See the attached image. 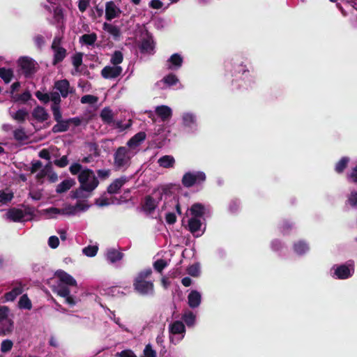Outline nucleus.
<instances>
[{
    "instance_id": "4be33fe9",
    "label": "nucleus",
    "mask_w": 357,
    "mask_h": 357,
    "mask_svg": "<svg viewBox=\"0 0 357 357\" xmlns=\"http://www.w3.org/2000/svg\"><path fill=\"white\" fill-rule=\"evenodd\" d=\"M202 225V222L199 218L192 217L188 220V230L195 236L197 237L200 236V234H196V233L200 230Z\"/></svg>"
},
{
    "instance_id": "f03ea898",
    "label": "nucleus",
    "mask_w": 357,
    "mask_h": 357,
    "mask_svg": "<svg viewBox=\"0 0 357 357\" xmlns=\"http://www.w3.org/2000/svg\"><path fill=\"white\" fill-rule=\"evenodd\" d=\"M78 181L82 188L85 192H91L93 191L99 185V181L95 176L92 169H85L82 170L77 176Z\"/></svg>"
},
{
    "instance_id": "de8ad7c7",
    "label": "nucleus",
    "mask_w": 357,
    "mask_h": 357,
    "mask_svg": "<svg viewBox=\"0 0 357 357\" xmlns=\"http://www.w3.org/2000/svg\"><path fill=\"white\" fill-rule=\"evenodd\" d=\"M182 319L188 326H190L194 324L195 316L193 312L188 311L183 315Z\"/></svg>"
},
{
    "instance_id": "20e7f679",
    "label": "nucleus",
    "mask_w": 357,
    "mask_h": 357,
    "mask_svg": "<svg viewBox=\"0 0 357 357\" xmlns=\"http://www.w3.org/2000/svg\"><path fill=\"white\" fill-rule=\"evenodd\" d=\"M17 65L22 75L26 78L34 75L38 68V63L33 59L27 56L20 57L17 60Z\"/></svg>"
},
{
    "instance_id": "f8f14e48",
    "label": "nucleus",
    "mask_w": 357,
    "mask_h": 357,
    "mask_svg": "<svg viewBox=\"0 0 357 357\" xmlns=\"http://www.w3.org/2000/svg\"><path fill=\"white\" fill-rule=\"evenodd\" d=\"M54 88L60 92L63 98H67L68 94L72 93L70 91V83L66 79L55 82Z\"/></svg>"
},
{
    "instance_id": "49530a36",
    "label": "nucleus",
    "mask_w": 357,
    "mask_h": 357,
    "mask_svg": "<svg viewBox=\"0 0 357 357\" xmlns=\"http://www.w3.org/2000/svg\"><path fill=\"white\" fill-rule=\"evenodd\" d=\"M14 197V195L13 192H6L3 190H0V203L5 204L10 202L13 198Z\"/></svg>"
},
{
    "instance_id": "a878e982",
    "label": "nucleus",
    "mask_w": 357,
    "mask_h": 357,
    "mask_svg": "<svg viewBox=\"0 0 357 357\" xmlns=\"http://www.w3.org/2000/svg\"><path fill=\"white\" fill-rule=\"evenodd\" d=\"M69 128L70 126L68 119H62L56 121V124H55L52 128V132L53 133L63 132L68 131Z\"/></svg>"
},
{
    "instance_id": "dca6fc26",
    "label": "nucleus",
    "mask_w": 357,
    "mask_h": 357,
    "mask_svg": "<svg viewBox=\"0 0 357 357\" xmlns=\"http://www.w3.org/2000/svg\"><path fill=\"white\" fill-rule=\"evenodd\" d=\"M155 112L162 121H168L172 116V109L167 105H160L156 107Z\"/></svg>"
},
{
    "instance_id": "8fccbe9b",
    "label": "nucleus",
    "mask_w": 357,
    "mask_h": 357,
    "mask_svg": "<svg viewBox=\"0 0 357 357\" xmlns=\"http://www.w3.org/2000/svg\"><path fill=\"white\" fill-rule=\"evenodd\" d=\"M167 266V262L162 259H158L153 263V268L158 273H161Z\"/></svg>"
},
{
    "instance_id": "f3484780",
    "label": "nucleus",
    "mask_w": 357,
    "mask_h": 357,
    "mask_svg": "<svg viewBox=\"0 0 357 357\" xmlns=\"http://www.w3.org/2000/svg\"><path fill=\"white\" fill-rule=\"evenodd\" d=\"M127 178L125 176H122L119 178H116L108 187L107 191L109 194L113 195L119 192L121 187L126 183Z\"/></svg>"
},
{
    "instance_id": "2eb2a0df",
    "label": "nucleus",
    "mask_w": 357,
    "mask_h": 357,
    "mask_svg": "<svg viewBox=\"0 0 357 357\" xmlns=\"http://www.w3.org/2000/svg\"><path fill=\"white\" fill-rule=\"evenodd\" d=\"M6 215L7 219L15 222H21L24 218L23 211L16 208H10Z\"/></svg>"
},
{
    "instance_id": "ea45409f",
    "label": "nucleus",
    "mask_w": 357,
    "mask_h": 357,
    "mask_svg": "<svg viewBox=\"0 0 357 357\" xmlns=\"http://www.w3.org/2000/svg\"><path fill=\"white\" fill-rule=\"evenodd\" d=\"M103 29L114 37H119L120 36V29L116 26L105 22Z\"/></svg>"
},
{
    "instance_id": "aec40b11",
    "label": "nucleus",
    "mask_w": 357,
    "mask_h": 357,
    "mask_svg": "<svg viewBox=\"0 0 357 357\" xmlns=\"http://www.w3.org/2000/svg\"><path fill=\"white\" fill-rule=\"evenodd\" d=\"M335 275L340 280H345L351 277L352 273L347 265L342 264L335 268Z\"/></svg>"
},
{
    "instance_id": "c85d7f7f",
    "label": "nucleus",
    "mask_w": 357,
    "mask_h": 357,
    "mask_svg": "<svg viewBox=\"0 0 357 357\" xmlns=\"http://www.w3.org/2000/svg\"><path fill=\"white\" fill-rule=\"evenodd\" d=\"M123 257V254L115 249H110L107 252V259L111 263H115L120 261Z\"/></svg>"
},
{
    "instance_id": "c9c22d12",
    "label": "nucleus",
    "mask_w": 357,
    "mask_h": 357,
    "mask_svg": "<svg viewBox=\"0 0 357 357\" xmlns=\"http://www.w3.org/2000/svg\"><path fill=\"white\" fill-rule=\"evenodd\" d=\"M29 113L25 109H18L15 114H11L12 118L19 123H24Z\"/></svg>"
},
{
    "instance_id": "6ab92c4d",
    "label": "nucleus",
    "mask_w": 357,
    "mask_h": 357,
    "mask_svg": "<svg viewBox=\"0 0 357 357\" xmlns=\"http://www.w3.org/2000/svg\"><path fill=\"white\" fill-rule=\"evenodd\" d=\"M155 47L154 41L151 36H148L142 40L139 46L140 52L142 53H151L153 51Z\"/></svg>"
},
{
    "instance_id": "e2e57ef3",
    "label": "nucleus",
    "mask_w": 357,
    "mask_h": 357,
    "mask_svg": "<svg viewBox=\"0 0 357 357\" xmlns=\"http://www.w3.org/2000/svg\"><path fill=\"white\" fill-rule=\"evenodd\" d=\"M54 164L59 167H65L68 164L67 155H63L60 159L55 160Z\"/></svg>"
},
{
    "instance_id": "13d9d810",
    "label": "nucleus",
    "mask_w": 357,
    "mask_h": 357,
    "mask_svg": "<svg viewBox=\"0 0 357 357\" xmlns=\"http://www.w3.org/2000/svg\"><path fill=\"white\" fill-rule=\"evenodd\" d=\"M35 96L37 97V98L41 101L42 102L46 104L50 102V97L48 93H43L40 91H38L35 93Z\"/></svg>"
},
{
    "instance_id": "79ce46f5",
    "label": "nucleus",
    "mask_w": 357,
    "mask_h": 357,
    "mask_svg": "<svg viewBox=\"0 0 357 357\" xmlns=\"http://www.w3.org/2000/svg\"><path fill=\"white\" fill-rule=\"evenodd\" d=\"M123 60V56L121 52L115 51L112 56L110 59V62L115 66H119L118 65L121 63Z\"/></svg>"
},
{
    "instance_id": "a19ab883",
    "label": "nucleus",
    "mask_w": 357,
    "mask_h": 357,
    "mask_svg": "<svg viewBox=\"0 0 357 357\" xmlns=\"http://www.w3.org/2000/svg\"><path fill=\"white\" fill-rule=\"evenodd\" d=\"M167 86H172L178 82V77L173 73H169L163 77L162 80Z\"/></svg>"
},
{
    "instance_id": "052dcab7",
    "label": "nucleus",
    "mask_w": 357,
    "mask_h": 357,
    "mask_svg": "<svg viewBox=\"0 0 357 357\" xmlns=\"http://www.w3.org/2000/svg\"><path fill=\"white\" fill-rule=\"evenodd\" d=\"M50 100L53 102L52 106H60L61 95L58 92H52L50 95Z\"/></svg>"
},
{
    "instance_id": "603ef678",
    "label": "nucleus",
    "mask_w": 357,
    "mask_h": 357,
    "mask_svg": "<svg viewBox=\"0 0 357 357\" xmlns=\"http://www.w3.org/2000/svg\"><path fill=\"white\" fill-rule=\"evenodd\" d=\"M84 189L82 188V186H79V188H77L75 190L70 192V197L73 199H80V198H86L88 196H85L84 194Z\"/></svg>"
},
{
    "instance_id": "0e129e2a",
    "label": "nucleus",
    "mask_w": 357,
    "mask_h": 357,
    "mask_svg": "<svg viewBox=\"0 0 357 357\" xmlns=\"http://www.w3.org/2000/svg\"><path fill=\"white\" fill-rule=\"evenodd\" d=\"M116 357H137L130 349H125L116 354Z\"/></svg>"
},
{
    "instance_id": "58836bf2",
    "label": "nucleus",
    "mask_w": 357,
    "mask_h": 357,
    "mask_svg": "<svg viewBox=\"0 0 357 357\" xmlns=\"http://www.w3.org/2000/svg\"><path fill=\"white\" fill-rule=\"evenodd\" d=\"M13 137L18 142H23L28 139L29 137L22 128L15 129L13 131Z\"/></svg>"
},
{
    "instance_id": "b1692460",
    "label": "nucleus",
    "mask_w": 357,
    "mask_h": 357,
    "mask_svg": "<svg viewBox=\"0 0 357 357\" xmlns=\"http://www.w3.org/2000/svg\"><path fill=\"white\" fill-rule=\"evenodd\" d=\"M158 163L163 168H172L174 166L175 159L172 155H165L158 159Z\"/></svg>"
},
{
    "instance_id": "bb28decb",
    "label": "nucleus",
    "mask_w": 357,
    "mask_h": 357,
    "mask_svg": "<svg viewBox=\"0 0 357 357\" xmlns=\"http://www.w3.org/2000/svg\"><path fill=\"white\" fill-rule=\"evenodd\" d=\"M14 328V322L12 319L7 318L1 324L0 335H6L10 333Z\"/></svg>"
},
{
    "instance_id": "3c124183",
    "label": "nucleus",
    "mask_w": 357,
    "mask_h": 357,
    "mask_svg": "<svg viewBox=\"0 0 357 357\" xmlns=\"http://www.w3.org/2000/svg\"><path fill=\"white\" fill-rule=\"evenodd\" d=\"M98 98L97 96L93 95H85L81 98V102L82 104H95L98 102Z\"/></svg>"
},
{
    "instance_id": "ddd939ff",
    "label": "nucleus",
    "mask_w": 357,
    "mask_h": 357,
    "mask_svg": "<svg viewBox=\"0 0 357 357\" xmlns=\"http://www.w3.org/2000/svg\"><path fill=\"white\" fill-rule=\"evenodd\" d=\"M167 69L178 70L182 66L183 59L178 53L173 54L167 60Z\"/></svg>"
},
{
    "instance_id": "2f4dec72",
    "label": "nucleus",
    "mask_w": 357,
    "mask_h": 357,
    "mask_svg": "<svg viewBox=\"0 0 357 357\" xmlns=\"http://www.w3.org/2000/svg\"><path fill=\"white\" fill-rule=\"evenodd\" d=\"M169 330L172 334L177 335L184 333L185 328L182 321H176L171 324Z\"/></svg>"
},
{
    "instance_id": "7c9ffc66",
    "label": "nucleus",
    "mask_w": 357,
    "mask_h": 357,
    "mask_svg": "<svg viewBox=\"0 0 357 357\" xmlns=\"http://www.w3.org/2000/svg\"><path fill=\"white\" fill-rule=\"evenodd\" d=\"M100 118L106 124H111L114 121L112 111L109 108H104L100 112Z\"/></svg>"
},
{
    "instance_id": "69168bd1",
    "label": "nucleus",
    "mask_w": 357,
    "mask_h": 357,
    "mask_svg": "<svg viewBox=\"0 0 357 357\" xmlns=\"http://www.w3.org/2000/svg\"><path fill=\"white\" fill-rule=\"evenodd\" d=\"M98 176L102 179L105 180L109 177L111 174V170L110 169H98L96 171Z\"/></svg>"
},
{
    "instance_id": "c03bdc74",
    "label": "nucleus",
    "mask_w": 357,
    "mask_h": 357,
    "mask_svg": "<svg viewBox=\"0 0 357 357\" xmlns=\"http://www.w3.org/2000/svg\"><path fill=\"white\" fill-rule=\"evenodd\" d=\"M98 248L96 245H88L82 250V252L87 257H94L96 255Z\"/></svg>"
},
{
    "instance_id": "9b49d317",
    "label": "nucleus",
    "mask_w": 357,
    "mask_h": 357,
    "mask_svg": "<svg viewBox=\"0 0 357 357\" xmlns=\"http://www.w3.org/2000/svg\"><path fill=\"white\" fill-rule=\"evenodd\" d=\"M55 276L63 284L73 287H76L77 285V281L75 280V278L63 270L56 271L55 272Z\"/></svg>"
},
{
    "instance_id": "bf43d9fd",
    "label": "nucleus",
    "mask_w": 357,
    "mask_h": 357,
    "mask_svg": "<svg viewBox=\"0 0 357 357\" xmlns=\"http://www.w3.org/2000/svg\"><path fill=\"white\" fill-rule=\"evenodd\" d=\"M51 109L53 113L54 119L56 121H59L63 119L62 114L60 109V106H52Z\"/></svg>"
},
{
    "instance_id": "680f3d73",
    "label": "nucleus",
    "mask_w": 357,
    "mask_h": 357,
    "mask_svg": "<svg viewBox=\"0 0 357 357\" xmlns=\"http://www.w3.org/2000/svg\"><path fill=\"white\" fill-rule=\"evenodd\" d=\"M33 41L36 45V46L39 49L41 50L43 46L45 45V38L42 35H36L33 38Z\"/></svg>"
},
{
    "instance_id": "9d476101",
    "label": "nucleus",
    "mask_w": 357,
    "mask_h": 357,
    "mask_svg": "<svg viewBox=\"0 0 357 357\" xmlns=\"http://www.w3.org/2000/svg\"><path fill=\"white\" fill-rule=\"evenodd\" d=\"M121 13V9L117 7L113 1H107L105 4V19L111 21L119 17Z\"/></svg>"
},
{
    "instance_id": "4468645a",
    "label": "nucleus",
    "mask_w": 357,
    "mask_h": 357,
    "mask_svg": "<svg viewBox=\"0 0 357 357\" xmlns=\"http://www.w3.org/2000/svg\"><path fill=\"white\" fill-rule=\"evenodd\" d=\"M146 137L144 132H139L132 136L127 142V146L130 149H135L143 142Z\"/></svg>"
},
{
    "instance_id": "338daca9",
    "label": "nucleus",
    "mask_w": 357,
    "mask_h": 357,
    "mask_svg": "<svg viewBox=\"0 0 357 357\" xmlns=\"http://www.w3.org/2000/svg\"><path fill=\"white\" fill-rule=\"evenodd\" d=\"M82 165H80L79 163H77V162L73 163V165H71V166L69 168L70 172L73 175H76V174H79V172L82 170Z\"/></svg>"
},
{
    "instance_id": "f704fd0d",
    "label": "nucleus",
    "mask_w": 357,
    "mask_h": 357,
    "mask_svg": "<svg viewBox=\"0 0 357 357\" xmlns=\"http://www.w3.org/2000/svg\"><path fill=\"white\" fill-rule=\"evenodd\" d=\"M309 250L307 244L303 241H299L294 243V250L298 255H303Z\"/></svg>"
},
{
    "instance_id": "a18cd8bd",
    "label": "nucleus",
    "mask_w": 357,
    "mask_h": 357,
    "mask_svg": "<svg viewBox=\"0 0 357 357\" xmlns=\"http://www.w3.org/2000/svg\"><path fill=\"white\" fill-rule=\"evenodd\" d=\"M56 293L58 296L65 298L69 294H70V291L69 287L63 284H59L57 289L56 290Z\"/></svg>"
},
{
    "instance_id": "1a4fd4ad",
    "label": "nucleus",
    "mask_w": 357,
    "mask_h": 357,
    "mask_svg": "<svg viewBox=\"0 0 357 357\" xmlns=\"http://www.w3.org/2000/svg\"><path fill=\"white\" fill-rule=\"evenodd\" d=\"M122 71L123 68L121 66H106L102 69L101 75L105 79H112L118 77Z\"/></svg>"
},
{
    "instance_id": "864d4df0",
    "label": "nucleus",
    "mask_w": 357,
    "mask_h": 357,
    "mask_svg": "<svg viewBox=\"0 0 357 357\" xmlns=\"http://www.w3.org/2000/svg\"><path fill=\"white\" fill-rule=\"evenodd\" d=\"M13 346V343L10 340H4L1 344V351L2 353H7L10 351Z\"/></svg>"
},
{
    "instance_id": "393cba45",
    "label": "nucleus",
    "mask_w": 357,
    "mask_h": 357,
    "mask_svg": "<svg viewBox=\"0 0 357 357\" xmlns=\"http://www.w3.org/2000/svg\"><path fill=\"white\" fill-rule=\"evenodd\" d=\"M75 184V181L73 179H66L56 186V192L58 194L63 193L70 190Z\"/></svg>"
},
{
    "instance_id": "4c0bfd02",
    "label": "nucleus",
    "mask_w": 357,
    "mask_h": 357,
    "mask_svg": "<svg viewBox=\"0 0 357 357\" xmlns=\"http://www.w3.org/2000/svg\"><path fill=\"white\" fill-rule=\"evenodd\" d=\"M31 94L28 90L25 91L22 94H15V96H13V100L14 102H26L31 100Z\"/></svg>"
},
{
    "instance_id": "473e14b6",
    "label": "nucleus",
    "mask_w": 357,
    "mask_h": 357,
    "mask_svg": "<svg viewBox=\"0 0 357 357\" xmlns=\"http://www.w3.org/2000/svg\"><path fill=\"white\" fill-rule=\"evenodd\" d=\"M22 293V288L21 287H15L11 291L6 293L4 297L7 301H13Z\"/></svg>"
},
{
    "instance_id": "09e8293b",
    "label": "nucleus",
    "mask_w": 357,
    "mask_h": 357,
    "mask_svg": "<svg viewBox=\"0 0 357 357\" xmlns=\"http://www.w3.org/2000/svg\"><path fill=\"white\" fill-rule=\"evenodd\" d=\"M83 54L81 52L76 53L72 57V63L74 67L78 70L79 67L82 64Z\"/></svg>"
},
{
    "instance_id": "cd10ccee",
    "label": "nucleus",
    "mask_w": 357,
    "mask_h": 357,
    "mask_svg": "<svg viewBox=\"0 0 357 357\" xmlns=\"http://www.w3.org/2000/svg\"><path fill=\"white\" fill-rule=\"evenodd\" d=\"M13 77L14 73L11 68H6L5 67L0 68V77L6 84L10 82Z\"/></svg>"
},
{
    "instance_id": "7ed1b4c3",
    "label": "nucleus",
    "mask_w": 357,
    "mask_h": 357,
    "mask_svg": "<svg viewBox=\"0 0 357 357\" xmlns=\"http://www.w3.org/2000/svg\"><path fill=\"white\" fill-rule=\"evenodd\" d=\"M130 151L126 146H119L114 153V167L116 170L127 168L130 163Z\"/></svg>"
},
{
    "instance_id": "e433bc0d",
    "label": "nucleus",
    "mask_w": 357,
    "mask_h": 357,
    "mask_svg": "<svg viewBox=\"0 0 357 357\" xmlns=\"http://www.w3.org/2000/svg\"><path fill=\"white\" fill-rule=\"evenodd\" d=\"M18 305L21 309L31 310L32 308L31 301L27 294H23L20 297Z\"/></svg>"
},
{
    "instance_id": "0eeeda50",
    "label": "nucleus",
    "mask_w": 357,
    "mask_h": 357,
    "mask_svg": "<svg viewBox=\"0 0 357 357\" xmlns=\"http://www.w3.org/2000/svg\"><path fill=\"white\" fill-rule=\"evenodd\" d=\"M154 194H158V200L155 199L151 195H146L144 197V202L142 204V208L147 214L152 213L157 208L160 201L162 199V192H154Z\"/></svg>"
},
{
    "instance_id": "c756f323",
    "label": "nucleus",
    "mask_w": 357,
    "mask_h": 357,
    "mask_svg": "<svg viewBox=\"0 0 357 357\" xmlns=\"http://www.w3.org/2000/svg\"><path fill=\"white\" fill-rule=\"evenodd\" d=\"M97 40V35L96 33L89 34H84L79 38V43L86 45H93Z\"/></svg>"
},
{
    "instance_id": "f257e3e1",
    "label": "nucleus",
    "mask_w": 357,
    "mask_h": 357,
    "mask_svg": "<svg viewBox=\"0 0 357 357\" xmlns=\"http://www.w3.org/2000/svg\"><path fill=\"white\" fill-rule=\"evenodd\" d=\"M152 273L151 268H149L137 274L132 283L133 288L137 293L143 296L153 294L154 284L152 280H149Z\"/></svg>"
},
{
    "instance_id": "412c9836",
    "label": "nucleus",
    "mask_w": 357,
    "mask_h": 357,
    "mask_svg": "<svg viewBox=\"0 0 357 357\" xmlns=\"http://www.w3.org/2000/svg\"><path fill=\"white\" fill-rule=\"evenodd\" d=\"M32 116L35 119L40 122H43L47 120L49 117V114L45 108L40 106H37L33 109Z\"/></svg>"
},
{
    "instance_id": "6e6d98bb",
    "label": "nucleus",
    "mask_w": 357,
    "mask_h": 357,
    "mask_svg": "<svg viewBox=\"0 0 357 357\" xmlns=\"http://www.w3.org/2000/svg\"><path fill=\"white\" fill-rule=\"evenodd\" d=\"M10 309L8 306H0V323L3 322L8 317Z\"/></svg>"
},
{
    "instance_id": "a211bd4d",
    "label": "nucleus",
    "mask_w": 357,
    "mask_h": 357,
    "mask_svg": "<svg viewBox=\"0 0 357 357\" xmlns=\"http://www.w3.org/2000/svg\"><path fill=\"white\" fill-rule=\"evenodd\" d=\"M202 301L201 294L197 290H192L188 296V303L191 308L199 306Z\"/></svg>"
},
{
    "instance_id": "39448f33",
    "label": "nucleus",
    "mask_w": 357,
    "mask_h": 357,
    "mask_svg": "<svg viewBox=\"0 0 357 357\" xmlns=\"http://www.w3.org/2000/svg\"><path fill=\"white\" fill-rule=\"evenodd\" d=\"M206 174L203 172H188L183 176L181 183L185 188H190L194 185H199L206 181Z\"/></svg>"
},
{
    "instance_id": "5701e85b",
    "label": "nucleus",
    "mask_w": 357,
    "mask_h": 357,
    "mask_svg": "<svg viewBox=\"0 0 357 357\" xmlns=\"http://www.w3.org/2000/svg\"><path fill=\"white\" fill-rule=\"evenodd\" d=\"M190 213L192 218H200L205 213V206L201 203H195L190 207Z\"/></svg>"
},
{
    "instance_id": "4d7b16f0",
    "label": "nucleus",
    "mask_w": 357,
    "mask_h": 357,
    "mask_svg": "<svg viewBox=\"0 0 357 357\" xmlns=\"http://www.w3.org/2000/svg\"><path fill=\"white\" fill-rule=\"evenodd\" d=\"M144 355L145 357H157L156 351L153 349L151 345L148 344L144 349Z\"/></svg>"
},
{
    "instance_id": "37998d69",
    "label": "nucleus",
    "mask_w": 357,
    "mask_h": 357,
    "mask_svg": "<svg viewBox=\"0 0 357 357\" xmlns=\"http://www.w3.org/2000/svg\"><path fill=\"white\" fill-rule=\"evenodd\" d=\"M182 119L183 125L187 127H190L195 123V116L191 113H185Z\"/></svg>"
},
{
    "instance_id": "423d86ee",
    "label": "nucleus",
    "mask_w": 357,
    "mask_h": 357,
    "mask_svg": "<svg viewBox=\"0 0 357 357\" xmlns=\"http://www.w3.org/2000/svg\"><path fill=\"white\" fill-rule=\"evenodd\" d=\"M61 38L55 37L52 43L51 48L54 52V58L52 60V65L56 66L59 63L63 61L67 55L66 50L60 46Z\"/></svg>"
},
{
    "instance_id": "774afa93",
    "label": "nucleus",
    "mask_w": 357,
    "mask_h": 357,
    "mask_svg": "<svg viewBox=\"0 0 357 357\" xmlns=\"http://www.w3.org/2000/svg\"><path fill=\"white\" fill-rule=\"evenodd\" d=\"M348 202L352 207H357V192L353 191L349 197Z\"/></svg>"
},
{
    "instance_id": "5fc2aeb1",
    "label": "nucleus",
    "mask_w": 357,
    "mask_h": 357,
    "mask_svg": "<svg viewBox=\"0 0 357 357\" xmlns=\"http://www.w3.org/2000/svg\"><path fill=\"white\" fill-rule=\"evenodd\" d=\"M199 266L197 264H194L187 268V273L192 277H197L199 275Z\"/></svg>"
},
{
    "instance_id": "6e6552de",
    "label": "nucleus",
    "mask_w": 357,
    "mask_h": 357,
    "mask_svg": "<svg viewBox=\"0 0 357 357\" xmlns=\"http://www.w3.org/2000/svg\"><path fill=\"white\" fill-rule=\"evenodd\" d=\"M225 68L227 72H229L231 76H236L238 74L243 75L248 71L246 66L243 62L234 61V60L226 61Z\"/></svg>"
},
{
    "instance_id": "72a5a7b5",
    "label": "nucleus",
    "mask_w": 357,
    "mask_h": 357,
    "mask_svg": "<svg viewBox=\"0 0 357 357\" xmlns=\"http://www.w3.org/2000/svg\"><path fill=\"white\" fill-rule=\"evenodd\" d=\"M349 162V158L347 156L342 157L336 164L335 167V171L338 173H342L344 169L347 167Z\"/></svg>"
}]
</instances>
